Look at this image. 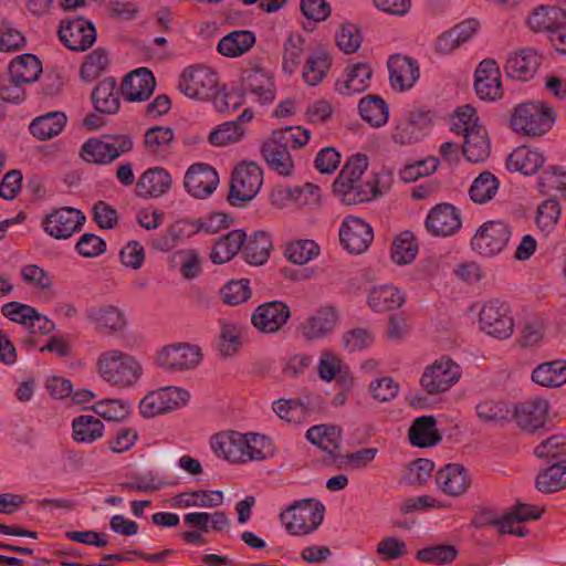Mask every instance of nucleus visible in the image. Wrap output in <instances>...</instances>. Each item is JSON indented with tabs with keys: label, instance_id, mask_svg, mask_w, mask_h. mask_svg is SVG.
Returning <instances> with one entry per match:
<instances>
[{
	"label": "nucleus",
	"instance_id": "473e14b6",
	"mask_svg": "<svg viewBox=\"0 0 566 566\" xmlns=\"http://www.w3.org/2000/svg\"><path fill=\"white\" fill-rule=\"evenodd\" d=\"M175 133L168 126H153L144 136V147L148 155L159 159L166 158L171 150Z\"/></svg>",
	"mask_w": 566,
	"mask_h": 566
},
{
	"label": "nucleus",
	"instance_id": "393cba45",
	"mask_svg": "<svg viewBox=\"0 0 566 566\" xmlns=\"http://www.w3.org/2000/svg\"><path fill=\"white\" fill-rule=\"evenodd\" d=\"M333 192L344 205L352 206L373 200L379 190L377 180L371 178L349 184L333 182Z\"/></svg>",
	"mask_w": 566,
	"mask_h": 566
},
{
	"label": "nucleus",
	"instance_id": "8fccbe9b",
	"mask_svg": "<svg viewBox=\"0 0 566 566\" xmlns=\"http://www.w3.org/2000/svg\"><path fill=\"white\" fill-rule=\"evenodd\" d=\"M564 15V12L556 7H541L533 11L527 22L533 31L546 32L549 36L551 31L560 24L559 19H563Z\"/></svg>",
	"mask_w": 566,
	"mask_h": 566
},
{
	"label": "nucleus",
	"instance_id": "5fc2aeb1",
	"mask_svg": "<svg viewBox=\"0 0 566 566\" xmlns=\"http://www.w3.org/2000/svg\"><path fill=\"white\" fill-rule=\"evenodd\" d=\"M176 505L190 507H216L222 504L223 493L221 491H192L176 496Z\"/></svg>",
	"mask_w": 566,
	"mask_h": 566
},
{
	"label": "nucleus",
	"instance_id": "c03bdc74",
	"mask_svg": "<svg viewBox=\"0 0 566 566\" xmlns=\"http://www.w3.org/2000/svg\"><path fill=\"white\" fill-rule=\"evenodd\" d=\"M73 439L78 443H92L103 437V422L92 415H81L72 421Z\"/></svg>",
	"mask_w": 566,
	"mask_h": 566
},
{
	"label": "nucleus",
	"instance_id": "bb28decb",
	"mask_svg": "<svg viewBox=\"0 0 566 566\" xmlns=\"http://www.w3.org/2000/svg\"><path fill=\"white\" fill-rule=\"evenodd\" d=\"M156 86L153 73L140 67L127 74L122 83L120 93L129 102H142L154 93Z\"/></svg>",
	"mask_w": 566,
	"mask_h": 566
},
{
	"label": "nucleus",
	"instance_id": "a18cd8bd",
	"mask_svg": "<svg viewBox=\"0 0 566 566\" xmlns=\"http://www.w3.org/2000/svg\"><path fill=\"white\" fill-rule=\"evenodd\" d=\"M532 379L544 387H559L566 382V360H553L538 365Z\"/></svg>",
	"mask_w": 566,
	"mask_h": 566
},
{
	"label": "nucleus",
	"instance_id": "6e6d98bb",
	"mask_svg": "<svg viewBox=\"0 0 566 566\" xmlns=\"http://www.w3.org/2000/svg\"><path fill=\"white\" fill-rule=\"evenodd\" d=\"M422 137V129L417 122V116L409 113L401 118L395 126L392 139L399 145H410L417 143Z\"/></svg>",
	"mask_w": 566,
	"mask_h": 566
},
{
	"label": "nucleus",
	"instance_id": "e433bc0d",
	"mask_svg": "<svg viewBox=\"0 0 566 566\" xmlns=\"http://www.w3.org/2000/svg\"><path fill=\"white\" fill-rule=\"evenodd\" d=\"M92 101L95 109L101 114L117 113L120 102L116 81L113 77L101 81L92 92Z\"/></svg>",
	"mask_w": 566,
	"mask_h": 566
},
{
	"label": "nucleus",
	"instance_id": "cd10ccee",
	"mask_svg": "<svg viewBox=\"0 0 566 566\" xmlns=\"http://www.w3.org/2000/svg\"><path fill=\"white\" fill-rule=\"evenodd\" d=\"M242 90L252 94L261 104H270L275 98L272 78L261 69H249L242 72Z\"/></svg>",
	"mask_w": 566,
	"mask_h": 566
},
{
	"label": "nucleus",
	"instance_id": "c756f323",
	"mask_svg": "<svg viewBox=\"0 0 566 566\" xmlns=\"http://www.w3.org/2000/svg\"><path fill=\"white\" fill-rule=\"evenodd\" d=\"M371 74L373 70L366 63L348 65L335 82V91L340 95L363 93L369 86Z\"/></svg>",
	"mask_w": 566,
	"mask_h": 566
},
{
	"label": "nucleus",
	"instance_id": "dca6fc26",
	"mask_svg": "<svg viewBox=\"0 0 566 566\" xmlns=\"http://www.w3.org/2000/svg\"><path fill=\"white\" fill-rule=\"evenodd\" d=\"M474 88L481 99L496 101L502 97L501 72L495 60L481 61L474 73Z\"/></svg>",
	"mask_w": 566,
	"mask_h": 566
},
{
	"label": "nucleus",
	"instance_id": "58836bf2",
	"mask_svg": "<svg viewBox=\"0 0 566 566\" xmlns=\"http://www.w3.org/2000/svg\"><path fill=\"white\" fill-rule=\"evenodd\" d=\"M247 234L243 230H233L222 235L213 245L210 259L214 264L229 262L243 248Z\"/></svg>",
	"mask_w": 566,
	"mask_h": 566
},
{
	"label": "nucleus",
	"instance_id": "680f3d73",
	"mask_svg": "<svg viewBox=\"0 0 566 566\" xmlns=\"http://www.w3.org/2000/svg\"><path fill=\"white\" fill-rule=\"evenodd\" d=\"M458 556L453 545H434L417 552L416 558L426 564L444 565L452 563Z\"/></svg>",
	"mask_w": 566,
	"mask_h": 566
},
{
	"label": "nucleus",
	"instance_id": "9b49d317",
	"mask_svg": "<svg viewBox=\"0 0 566 566\" xmlns=\"http://www.w3.org/2000/svg\"><path fill=\"white\" fill-rule=\"evenodd\" d=\"M189 398V392L180 387L160 388L142 399L139 403L140 413L146 418H153L184 407Z\"/></svg>",
	"mask_w": 566,
	"mask_h": 566
},
{
	"label": "nucleus",
	"instance_id": "bf43d9fd",
	"mask_svg": "<svg viewBox=\"0 0 566 566\" xmlns=\"http://www.w3.org/2000/svg\"><path fill=\"white\" fill-rule=\"evenodd\" d=\"M497 188L496 177L490 171H483L471 185L470 197L474 202L484 203L494 197Z\"/></svg>",
	"mask_w": 566,
	"mask_h": 566
},
{
	"label": "nucleus",
	"instance_id": "0eeeda50",
	"mask_svg": "<svg viewBox=\"0 0 566 566\" xmlns=\"http://www.w3.org/2000/svg\"><path fill=\"white\" fill-rule=\"evenodd\" d=\"M462 368L450 357L442 356L428 365L420 378V386L428 395L450 390L461 378Z\"/></svg>",
	"mask_w": 566,
	"mask_h": 566
},
{
	"label": "nucleus",
	"instance_id": "49530a36",
	"mask_svg": "<svg viewBox=\"0 0 566 566\" xmlns=\"http://www.w3.org/2000/svg\"><path fill=\"white\" fill-rule=\"evenodd\" d=\"M549 467L542 470L535 480V486L539 492L554 493L566 488V464L548 463Z\"/></svg>",
	"mask_w": 566,
	"mask_h": 566
},
{
	"label": "nucleus",
	"instance_id": "aec40b11",
	"mask_svg": "<svg viewBox=\"0 0 566 566\" xmlns=\"http://www.w3.org/2000/svg\"><path fill=\"white\" fill-rule=\"evenodd\" d=\"M289 306L281 301L259 305L252 314L253 326L262 333H276L290 318Z\"/></svg>",
	"mask_w": 566,
	"mask_h": 566
},
{
	"label": "nucleus",
	"instance_id": "603ef678",
	"mask_svg": "<svg viewBox=\"0 0 566 566\" xmlns=\"http://www.w3.org/2000/svg\"><path fill=\"white\" fill-rule=\"evenodd\" d=\"M534 454L546 463L566 464V436H552L534 449Z\"/></svg>",
	"mask_w": 566,
	"mask_h": 566
},
{
	"label": "nucleus",
	"instance_id": "a19ab883",
	"mask_svg": "<svg viewBox=\"0 0 566 566\" xmlns=\"http://www.w3.org/2000/svg\"><path fill=\"white\" fill-rule=\"evenodd\" d=\"M306 438L328 454L335 455L340 448L342 430L333 424L314 426L307 430Z\"/></svg>",
	"mask_w": 566,
	"mask_h": 566
},
{
	"label": "nucleus",
	"instance_id": "2eb2a0df",
	"mask_svg": "<svg viewBox=\"0 0 566 566\" xmlns=\"http://www.w3.org/2000/svg\"><path fill=\"white\" fill-rule=\"evenodd\" d=\"M462 226L459 210L450 203H438L427 214L426 230L433 237L446 238L457 233Z\"/></svg>",
	"mask_w": 566,
	"mask_h": 566
},
{
	"label": "nucleus",
	"instance_id": "7c9ffc66",
	"mask_svg": "<svg viewBox=\"0 0 566 566\" xmlns=\"http://www.w3.org/2000/svg\"><path fill=\"white\" fill-rule=\"evenodd\" d=\"M261 153L268 166L281 176H291L294 161L290 149L279 142L273 135L261 147Z\"/></svg>",
	"mask_w": 566,
	"mask_h": 566
},
{
	"label": "nucleus",
	"instance_id": "ea45409f",
	"mask_svg": "<svg viewBox=\"0 0 566 566\" xmlns=\"http://www.w3.org/2000/svg\"><path fill=\"white\" fill-rule=\"evenodd\" d=\"M255 34L249 30H237L221 38L218 52L228 57H237L247 53L255 44Z\"/></svg>",
	"mask_w": 566,
	"mask_h": 566
},
{
	"label": "nucleus",
	"instance_id": "0e129e2a",
	"mask_svg": "<svg viewBox=\"0 0 566 566\" xmlns=\"http://www.w3.org/2000/svg\"><path fill=\"white\" fill-rule=\"evenodd\" d=\"M319 247L313 240H297L285 249V256L295 264H305L317 256Z\"/></svg>",
	"mask_w": 566,
	"mask_h": 566
},
{
	"label": "nucleus",
	"instance_id": "c9c22d12",
	"mask_svg": "<svg viewBox=\"0 0 566 566\" xmlns=\"http://www.w3.org/2000/svg\"><path fill=\"white\" fill-rule=\"evenodd\" d=\"M408 436L410 443L419 448L431 447L441 441L436 418L431 415L416 418L409 428Z\"/></svg>",
	"mask_w": 566,
	"mask_h": 566
},
{
	"label": "nucleus",
	"instance_id": "39448f33",
	"mask_svg": "<svg viewBox=\"0 0 566 566\" xmlns=\"http://www.w3.org/2000/svg\"><path fill=\"white\" fill-rule=\"evenodd\" d=\"M133 148L134 142L129 135L107 134L88 138L81 148V157L88 164L108 165Z\"/></svg>",
	"mask_w": 566,
	"mask_h": 566
},
{
	"label": "nucleus",
	"instance_id": "6e6552de",
	"mask_svg": "<svg viewBox=\"0 0 566 566\" xmlns=\"http://www.w3.org/2000/svg\"><path fill=\"white\" fill-rule=\"evenodd\" d=\"M479 325L488 335L499 338H509L514 329V321L509 304L497 298L483 303L479 312Z\"/></svg>",
	"mask_w": 566,
	"mask_h": 566
},
{
	"label": "nucleus",
	"instance_id": "13d9d810",
	"mask_svg": "<svg viewBox=\"0 0 566 566\" xmlns=\"http://www.w3.org/2000/svg\"><path fill=\"white\" fill-rule=\"evenodd\" d=\"M244 135V128L239 122H226L214 128L208 136L212 146L223 147L234 144Z\"/></svg>",
	"mask_w": 566,
	"mask_h": 566
},
{
	"label": "nucleus",
	"instance_id": "2f4dec72",
	"mask_svg": "<svg viewBox=\"0 0 566 566\" xmlns=\"http://www.w3.org/2000/svg\"><path fill=\"white\" fill-rule=\"evenodd\" d=\"M338 321V312L336 307L327 305L317 310V312L308 317L302 325L303 335L308 339L319 338L332 332Z\"/></svg>",
	"mask_w": 566,
	"mask_h": 566
},
{
	"label": "nucleus",
	"instance_id": "4468645a",
	"mask_svg": "<svg viewBox=\"0 0 566 566\" xmlns=\"http://www.w3.org/2000/svg\"><path fill=\"white\" fill-rule=\"evenodd\" d=\"M57 34L60 41L72 51H86L96 41L94 25L83 18L62 20Z\"/></svg>",
	"mask_w": 566,
	"mask_h": 566
},
{
	"label": "nucleus",
	"instance_id": "c85d7f7f",
	"mask_svg": "<svg viewBox=\"0 0 566 566\" xmlns=\"http://www.w3.org/2000/svg\"><path fill=\"white\" fill-rule=\"evenodd\" d=\"M436 481L438 488L450 496H461L471 484L467 469L460 464H447L437 472Z\"/></svg>",
	"mask_w": 566,
	"mask_h": 566
},
{
	"label": "nucleus",
	"instance_id": "f8f14e48",
	"mask_svg": "<svg viewBox=\"0 0 566 566\" xmlns=\"http://www.w3.org/2000/svg\"><path fill=\"white\" fill-rule=\"evenodd\" d=\"M85 219L81 210L63 207L49 213L43 220L42 226L49 235L57 240H64L81 230Z\"/></svg>",
	"mask_w": 566,
	"mask_h": 566
},
{
	"label": "nucleus",
	"instance_id": "de8ad7c7",
	"mask_svg": "<svg viewBox=\"0 0 566 566\" xmlns=\"http://www.w3.org/2000/svg\"><path fill=\"white\" fill-rule=\"evenodd\" d=\"M41 72V62L33 54L17 56L9 64V74L23 84L36 81Z\"/></svg>",
	"mask_w": 566,
	"mask_h": 566
},
{
	"label": "nucleus",
	"instance_id": "f704fd0d",
	"mask_svg": "<svg viewBox=\"0 0 566 566\" xmlns=\"http://www.w3.org/2000/svg\"><path fill=\"white\" fill-rule=\"evenodd\" d=\"M405 301V294L394 285L374 286L367 297L369 307L378 313L399 308Z\"/></svg>",
	"mask_w": 566,
	"mask_h": 566
},
{
	"label": "nucleus",
	"instance_id": "f03ea898",
	"mask_svg": "<svg viewBox=\"0 0 566 566\" xmlns=\"http://www.w3.org/2000/svg\"><path fill=\"white\" fill-rule=\"evenodd\" d=\"M96 369L103 380L119 389L135 386L143 374L139 360L119 349L103 352L96 360Z\"/></svg>",
	"mask_w": 566,
	"mask_h": 566
},
{
	"label": "nucleus",
	"instance_id": "6ab92c4d",
	"mask_svg": "<svg viewBox=\"0 0 566 566\" xmlns=\"http://www.w3.org/2000/svg\"><path fill=\"white\" fill-rule=\"evenodd\" d=\"M219 184V176L208 164H193L185 175V188L195 198L209 197Z\"/></svg>",
	"mask_w": 566,
	"mask_h": 566
},
{
	"label": "nucleus",
	"instance_id": "79ce46f5",
	"mask_svg": "<svg viewBox=\"0 0 566 566\" xmlns=\"http://www.w3.org/2000/svg\"><path fill=\"white\" fill-rule=\"evenodd\" d=\"M545 157L542 153L527 146L517 147L509 157L507 167L524 175H534L543 166Z\"/></svg>",
	"mask_w": 566,
	"mask_h": 566
},
{
	"label": "nucleus",
	"instance_id": "052dcab7",
	"mask_svg": "<svg viewBox=\"0 0 566 566\" xmlns=\"http://www.w3.org/2000/svg\"><path fill=\"white\" fill-rule=\"evenodd\" d=\"M92 410L109 421L124 420L130 412V403L120 399H103L95 402Z\"/></svg>",
	"mask_w": 566,
	"mask_h": 566
},
{
	"label": "nucleus",
	"instance_id": "4be33fe9",
	"mask_svg": "<svg viewBox=\"0 0 566 566\" xmlns=\"http://www.w3.org/2000/svg\"><path fill=\"white\" fill-rule=\"evenodd\" d=\"M548 411L549 403L546 399L533 398L518 403L513 416L520 428L533 432L545 424Z\"/></svg>",
	"mask_w": 566,
	"mask_h": 566
},
{
	"label": "nucleus",
	"instance_id": "b1692460",
	"mask_svg": "<svg viewBox=\"0 0 566 566\" xmlns=\"http://www.w3.org/2000/svg\"><path fill=\"white\" fill-rule=\"evenodd\" d=\"M171 185L172 178L165 168L153 167L140 175L136 182L135 191L139 198H159L168 192Z\"/></svg>",
	"mask_w": 566,
	"mask_h": 566
},
{
	"label": "nucleus",
	"instance_id": "4d7b16f0",
	"mask_svg": "<svg viewBox=\"0 0 566 566\" xmlns=\"http://www.w3.org/2000/svg\"><path fill=\"white\" fill-rule=\"evenodd\" d=\"M417 252L418 245L409 231L400 233L392 242L391 259L397 264L402 265L412 262Z\"/></svg>",
	"mask_w": 566,
	"mask_h": 566
},
{
	"label": "nucleus",
	"instance_id": "72a5a7b5",
	"mask_svg": "<svg viewBox=\"0 0 566 566\" xmlns=\"http://www.w3.org/2000/svg\"><path fill=\"white\" fill-rule=\"evenodd\" d=\"M463 138L462 151L469 161L482 163L489 158L491 143L484 126L473 128L464 134Z\"/></svg>",
	"mask_w": 566,
	"mask_h": 566
},
{
	"label": "nucleus",
	"instance_id": "774afa93",
	"mask_svg": "<svg viewBox=\"0 0 566 566\" xmlns=\"http://www.w3.org/2000/svg\"><path fill=\"white\" fill-rule=\"evenodd\" d=\"M303 44L304 40L300 34H291L284 43L283 52V70L292 74L298 66L303 56Z\"/></svg>",
	"mask_w": 566,
	"mask_h": 566
},
{
	"label": "nucleus",
	"instance_id": "1a4fd4ad",
	"mask_svg": "<svg viewBox=\"0 0 566 566\" xmlns=\"http://www.w3.org/2000/svg\"><path fill=\"white\" fill-rule=\"evenodd\" d=\"M510 226L501 220L484 222L471 239V248L483 256H494L501 253L511 238Z\"/></svg>",
	"mask_w": 566,
	"mask_h": 566
},
{
	"label": "nucleus",
	"instance_id": "864d4df0",
	"mask_svg": "<svg viewBox=\"0 0 566 566\" xmlns=\"http://www.w3.org/2000/svg\"><path fill=\"white\" fill-rule=\"evenodd\" d=\"M331 57L324 52L312 54L303 67V78L310 86H315L326 77L331 69Z\"/></svg>",
	"mask_w": 566,
	"mask_h": 566
},
{
	"label": "nucleus",
	"instance_id": "ddd939ff",
	"mask_svg": "<svg viewBox=\"0 0 566 566\" xmlns=\"http://www.w3.org/2000/svg\"><path fill=\"white\" fill-rule=\"evenodd\" d=\"M339 240L350 254H361L374 240V231L365 220L349 216L339 228Z\"/></svg>",
	"mask_w": 566,
	"mask_h": 566
},
{
	"label": "nucleus",
	"instance_id": "a878e982",
	"mask_svg": "<svg viewBox=\"0 0 566 566\" xmlns=\"http://www.w3.org/2000/svg\"><path fill=\"white\" fill-rule=\"evenodd\" d=\"M544 512L543 507L517 504L515 509L506 513L501 521H494L497 524L501 534H512L518 537L527 535L528 530L522 525V522L541 518Z\"/></svg>",
	"mask_w": 566,
	"mask_h": 566
},
{
	"label": "nucleus",
	"instance_id": "4c0bfd02",
	"mask_svg": "<svg viewBox=\"0 0 566 566\" xmlns=\"http://www.w3.org/2000/svg\"><path fill=\"white\" fill-rule=\"evenodd\" d=\"M66 122L67 117L63 112H49L31 122L30 132L39 140H49L62 133Z\"/></svg>",
	"mask_w": 566,
	"mask_h": 566
},
{
	"label": "nucleus",
	"instance_id": "412c9836",
	"mask_svg": "<svg viewBox=\"0 0 566 566\" xmlns=\"http://www.w3.org/2000/svg\"><path fill=\"white\" fill-rule=\"evenodd\" d=\"M85 316L99 333L119 334L127 326L125 313L114 305L92 306L86 310Z\"/></svg>",
	"mask_w": 566,
	"mask_h": 566
},
{
	"label": "nucleus",
	"instance_id": "338daca9",
	"mask_svg": "<svg viewBox=\"0 0 566 566\" xmlns=\"http://www.w3.org/2000/svg\"><path fill=\"white\" fill-rule=\"evenodd\" d=\"M367 167L368 157L366 155H354L346 161L334 182L349 184L364 180L363 175Z\"/></svg>",
	"mask_w": 566,
	"mask_h": 566
},
{
	"label": "nucleus",
	"instance_id": "423d86ee",
	"mask_svg": "<svg viewBox=\"0 0 566 566\" xmlns=\"http://www.w3.org/2000/svg\"><path fill=\"white\" fill-rule=\"evenodd\" d=\"M262 185L261 167L253 161L241 163L232 172L228 200L233 206L250 201L259 193Z\"/></svg>",
	"mask_w": 566,
	"mask_h": 566
},
{
	"label": "nucleus",
	"instance_id": "f3484780",
	"mask_svg": "<svg viewBox=\"0 0 566 566\" xmlns=\"http://www.w3.org/2000/svg\"><path fill=\"white\" fill-rule=\"evenodd\" d=\"M541 63L537 50L522 48L509 54L503 69L507 77L526 82L534 77Z\"/></svg>",
	"mask_w": 566,
	"mask_h": 566
},
{
	"label": "nucleus",
	"instance_id": "09e8293b",
	"mask_svg": "<svg viewBox=\"0 0 566 566\" xmlns=\"http://www.w3.org/2000/svg\"><path fill=\"white\" fill-rule=\"evenodd\" d=\"M272 241L268 233L255 232L243 248V255L248 263L252 265H261L265 263L270 256Z\"/></svg>",
	"mask_w": 566,
	"mask_h": 566
},
{
	"label": "nucleus",
	"instance_id": "3c124183",
	"mask_svg": "<svg viewBox=\"0 0 566 566\" xmlns=\"http://www.w3.org/2000/svg\"><path fill=\"white\" fill-rule=\"evenodd\" d=\"M476 416L480 421L490 424H503L510 418L509 406L500 400L484 399L475 406Z\"/></svg>",
	"mask_w": 566,
	"mask_h": 566
},
{
	"label": "nucleus",
	"instance_id": "a211bd4d",
	"mask_svg": "<svg viewBox=\"0 0 566 566\" xmlns=\"http://www.w3.org/2000/svg\"><path fill=\"white\" fill-rule=\"evenodd\" d=\"M201 359L199 347L189 344L170 345L159 352L157 361L163 368L181 371L196 367Z\"/></svg>",
	"mask_w": 566,
	"mask_h": 566
},
{
	"label": "nucleus",
	"instance_id": "e2e57ef3",
	"mask_svg": "<svg viewBox=\"0 0 566 566\" xmlns=\"http://www.w3.org/2000/svg\"><path fill=\"white\" fill-rule=\"evenodd\" d=\"M108 65V54L104 49H96L85 57L80 75L85 82L97 78Z\"/></svg>",
	"mask_w": 566,
	"mask_h": 566
},
{
	"label": "nucleus",
	"instance_id": "69168bd1",
	"mask_svg": "<svg viewBox=\"0 0 566 566\" xmlns=\"http://www.w3.org/2000/svg\"><path fill=\"white\" fill-rule=\"evenodd\" d=\"M481 126L475 108L469 104L460 106L451 118V130L462 136Z\"/></svg>",
	"mask_w": 566,
	"mask_h": 566
},
{
	"label": "nucleus",
	"instance_id": "20e7f679",
	"mask_svg": "<svg viewBox=\"0 0 566 566\" xmlns=\"http://www.w3.org/2000/svg\"><path fill=\"white\" fill-rule=\"evenodd\" d=\"M324 513L325 507L319 501L304 499L281 512L280 518L289 534L302 536L311 534L322 524Z\"/></svg>",
	"mask_w": 566,
	"mask_h": 566
},
{
	"label": "nucleus",
	"instance_id": "7ed1b4c3",
	"mask_svg": "<svg viewBox=\"0 0 566 566\" xmlns=\"http://www.w3.org/2000/svg\"><path fill=\"white\" fill-rule=\"evenodd\" d=\"M555 122L553 107L542 102H525L516 105L511 114L510 126L523 137L537 138L547 134Z\"/></svg>",
	"mask_w": 566,
	"mask_h": 566
},
{
	"label": "nucleus",
	"instance_id": "37998d69",
	"mask_svg": "<svg viewBox=\"0 0 566 566\" xmlns=\"http://www.w3.org/2000/svg\"><path fill=\"white\" fill-rule=\"evenodd\" d=\"M359 114L374 127L384 126L389 117L387 103L379 95H367L359 101Z\"/></svg>",
	"mask_w": 566,
	"mask_h": 566
},
{
	"label": "nucleus",
	"instance_id": "9d476101",
	"mask_svg": "<svg viewBox=\"0 0 566 566\" xmlns=\"http://www.w3.org/2000/svg\"><path fill=\"white\" fill-rule=\"evenodd\" d=\"M217 85V73L206 65L197 64L182 71L178 88L190 98L207 99L214 94Z\"/></svg>",
	"mask_w": 566,
	"mask_h": 566
},
{
	"label": "nucleus",
	"instance_id": "5701e85b",
	"mask_svg": "<svg viewBox=\"0 0 566 566\" xmlns=\"http://www.w3.org/2000/svg\"><path fill=\"white\" fill-rule=\"evenodd\" d=\"M388 71L394 90H410L419 78L418 62L406 55L396 54L390 56Z\"/></svg>",
	"mask_w": 566,
	"mask_h": 566
},
{
	"label": "nucleus",
	"instance_id": "f257e3e1",
	"mask_svg": "<svg viewBox=\"0 0 566 566\" xmlns=\"http://www.w3.org/2000/svg\"><path fill=\"white\" fill-rule=\"evenodd\" d=\"M213 452L230 462L261 461L272 454L271 441L259 433L226 431L211 438Z\"/></svg>",
	"mask_w": 566,
	"mask_h": 566
}]
</instances>
